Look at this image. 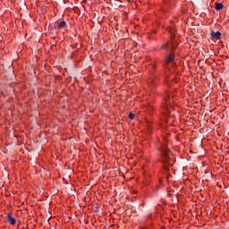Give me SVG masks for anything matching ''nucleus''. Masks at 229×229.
Masks as SVG:
<instances>
[{"instance_id": "0eeeda50", "label": "nucleus", "mask_w": 229, "mask_h": 229, "mask_svg": "<svg viewBox=\"0 0 229 229\" xmlns=\"http://www.w3.org/2000/svg\"><path fill=\"white\" fill-rule=\"evenodd\" d=\"M146 108H147V111L148 112V114H155V110H157L155 108V106H152L151 103H149V102L147 103Z\"/></svg>"}, {"instance_id": "f8f14e48", "label": "nucleus", "mask_w": 229, "mask_h": 229, "mask_svg": "<svg viewBox=\"0 0 229 229\" xmlns=\"http://www.w3.org/2000/svg\"><path fill=\"white\" fill-rule=\"evenodd\" d=\"M129 119H131V121H133V119H135V114L130 113L129 114Z\"/></svg>"}, {"instance_id": "20e7f679", "label": "nucleus", "mask_w": 229, "mask_h": 229, "mask_svg": "<svg viewBox=\"0 0 229 229\" xmlns=\"http://www.w3.org/2000/svg\"><path fill=\"white\" fill-rule=\"evenodd\" d=\"M158 81L159 79L157 77H152L148 81V87L152 90V92H155V89L158 87Z\"/></svg>"}, {"instance_id": "39448f33", "label": "nucleus", "mask_w": 229, "mask_h": 229, "mask_svg": "<svg viewBox=\"0 0 229 229\" xmlns=\"http://www.w3.org/2000/svg\"><path fill=\"white\" fill-rule=\"evenodd\" d=\"M175 46V49L176 47H178V42L174 41V39H171L170 42H165L161 46V49H165L167 50L170 48L171 51V47L172 46Z\"/></svg>"}, {"instance_id": "9d476101", "label": "nucleus", "mask_w": 229, "mask_h": 229, "mask_svg": "<svg viewBox=\"0 0 229 229\" xmlns=\"http://www.w3.org/2000/svg\"><path fill=\"white\" fill-rule=\"evenodd\" d=\"M223 8H225V5L223 4V3H216L215 4V10H223Z\"/></svg>"}, {"instance_id": "ddd939ff", "label": "nucleus", "mask_w": 229, "mask_h": 229, "mask_svg": "<svg viewBox=\"0 0 229 229\" xmlns=\"http://www.w3.org/2000/svg\"><path fill=\"white\" fill-rule=\"evenodd\" d=\"M152 69H157V64H152Z\"/></svg>"}, {"instance_id": "423d86ee", "label": "nucleus", "mask_w": 229, "mask_h": 229, "mask_svg": "<svg viewBox=\"0 0 229 229\" xmlns=\"http://www.w3.org/2000/svg\"><path fill=\"white\" fill-rule=\"evenodd\" d=\"M6 221L9 225H12L13 226L15 225V224L17 223V220H15V218L12 216L11 214L7 215Z\"/></svg>"}, {"instance_id": "9b49d317", "label": "nucleus", "mask_w": 229, "mask_h": 229, "mask_svg": "<svg viewBox=\"0 0 229 229\" xmlns=\"http://www.w3.org/2000/svg\"><path fill=\"white\" fill-rule=\"evenodd\" d=\"M65 26H67V23L65 21H60L57 25V29L58 30H62L64 28H65Z\"/></svg>"}, {"instance_id": "6e6552de", "label": "nucleus", "mask_w": 229, "mask_h": 229, "mask_svg": "<svg viewBox=\"0 0 229 229\" xmlns=\"http://www.w3.org/2000/svg\"><path fill=\"white\" fill-rule=\"evenodd\" d=\"M211 37H212V38H216V40H220L221 39V32H219V31L211 32Z\"/></svg>"}, {"instance_id": "1a4fd4ad", "label": "nucleus", "mask_w": 229, "mask_h": 229, "mask_svg": "<svg viewBox=\"0 0 229 229\" xmlns=\"http://www.w3.org/2000/svg\"><path fill=\"white\" fill-rule=\"evenodd\" d=\"M147 131L148 133H153V123L151 122L147 123Z\"/></svg>"}, {"instance_id": "f257e3e1", "label": "nucleus", "mask_w": 229, "mask_h": 229, "mask_svg": "<svg viewBox=\"0 0 229 229\" xmlns=\"http://www.w3.org/2000/svg\"><path fill=\"white\" fill-rule=\"evenodd\" d=\"M176 106H174V100L173 99V95L166 92L164 96L163 101L160 106V119L165 123H167L169 119L174 117V110Z\"/></svg>"}, {"instance_id": "7ed1b4c3", "label": "nucleus", "mask_w": 229, "mask_h": 229, "mask_svg": "<svg viewBox=\"0 0 229 229\" xmlns=\"http://www.w3.org/2000/svg\"><path fill=\"white\" fill-rule=\"evenodd\" d=\"M174 51H176V46L172 43L171 50L165 55V67H167L168 64H173V62H174L176 55Z\"/></svg>"}, {"instance_id": "f03ea898", "label": "nucleus", "mask_w": 229, "mask_h": 229, "mask_svg": "<svg viewBox=\"0 0 229 229\" xmlns=\"http://www.w3.org/2000/svg\"><path fill=\"white\" fill-rule=\"evenodd\" d=\"M158 151L159 161L165 165H171V152L169 151V148L165 145H161Z\"/></svg>"}]
</instances>
